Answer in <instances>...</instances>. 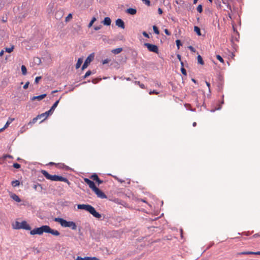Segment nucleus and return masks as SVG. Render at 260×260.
Returning <instances> with one entry per match:
<instances>
[{
	"mask_svg": "<svg viewBox=\"0 0 260 260\" xmlns=\"http://www.w3.org/2000/svg\"><path fill=\"white\" fill-rule=\"evenodd\" d=\"M216 58L220 62L224 63V60L220 55H216Z\"/></svg>",
	"mask_w": 260,
	"mask_h": 260,
	"instance_id": "nucleus-38",
	"label": "nucleus"
},
{
	"mask_svg": "<svg viewBox=\"0 0 260 260\" xmlns=\"http://www.w3.org/2000/svg\"><path fill=\"white\" fill-rule=\"evenodd\" d=\"M21 71H22V73L23 75H25L27 73V69H26V68L25 67V66L24 65H22L21 66Z\"/></svg>",
	"mask_w": 260,
	"mask_h": 260,
	"instance_id": "nucleus-32",
	"label": "nucleus"
},
{
	"mask_svg": "<svg viewBox=\"0 0 260 260\" xmlns=\"http://www.w3.org/2000/svg\"><path fill=\"white\" fill-rule=\"evenodd\" d=\"M142 1L147 6H150V2L149 0H142Z\"/></svg>",
	"mask_w": 260,
	"mask_h": 260,
	"instance_id": "nucleus-51",
	"label": "nucleus"
},
{
	"mask_svg": "<svg viewBox=\"0 0 260 260\" xmlns=\"http://www.w3.org/2000/svg\"><path fill=\"white\" fill-rule=\"evenodd\" d=\"M7 158H13L12 155L10 154H4L2 157H0V164H3L5 162V161Z\"/></svg>",
	"mask_w": 260,
	"mask_h": 260,
	"instance_id": "nucleus-16",
	"label": "nucleus"
},
{
	"mask_svg": "<svg viewBox=\"0 0 260 260\" xmlns=\"http://www.w3.org/2000/svg\"><path fill=\"white\" fill-rule=\"evenodd\" d=\"M41 78L42 77L41 76L37 77L35 79V82L37 84Z\"/></svg>",
	"mask_w": 260,
	"mask_h": 260,
	"instance_id": "nucleus-53",
	"label": "nucleus"
},
{
	"mask_svg": "<svg viewBox=\"0 0 260 260\" xmlns=\"http://www.w3.org/2000/svg\"><path fill=\"white\" fill-rule=\"evenodd\" d=\"M251 234V233L249 231L245 232L242 233L243 235H245L246 236H248L250 235Z\"/></svg>",
	"mask_w": 260,
	"mask_h": 260,
	"instance_id": "nucleus-52",
	"label": "nucleus"
},
{
	"mask_svg": "<svg viewBox=\"0 0 260 260\" xmlns=\"http://www.w3.org/2000/svg\"><path fill=\"white\" fill-rule=\"evenodd\" d=\"M116 25L121 28L124 29L125 27L124 23L122 20L121 19H118L116 20L115 22Z\"/></svg>",
	"mask_w": 260,
	"mask_h": 260,
	"instance_id": "nucleus-14",
	"label": "nucleus"
},
{
	"mask_svg": "<svg viewBox=\"0 0 260 260\" xmlns=\"http://www.w3.org/2000/svg\"><path fill=\"white\" fill-rule=\"evenodd\" d=\"M197 60H198V63H199L201 65L204 64V62L203 60L202 56L200 55H198V56H197Z\"/></svg>",
	"mask_w": 260,
	"mask_h": 260,
	"instance_id": "nucleus-28",
	"label": "nucleus"
},
{
	"mask_svg": "<svg viewBox=\"0 0 260 260\" xmlns=\"http://www.w3.org/2000/svg\"><path fill=\"white\" fill-rule=\"evenodd\" d=\"M238 254L239 255H251V254L255 255V252L250 251H243V252H239L238 253Z\"/></svg>",
	"mask_w": 260,
	"mask_h": 260,
	"instance_id": "nucleus-22",
	"label": "nucleus"
},
{
	"mask_svg": "<svg viewBox=\"0 0 260 260\" xmlns=\"http://www.w3.org/2000/svg\"><path fill=\"white\" fill-rule=\"evenodd\" d=\"M63 169L65 170H67V171H68V170H72V168H71L70 167H69L68 166H66V165H65V166L64 167V169Z\"/></svg>",
	"mask_w": 260,
	"mask_h": 260,
	"instance_id": "nucleus-55",
	"label": "nucleus"
},
{
	"mask_svg": "<svg viewBox=\"0 0 260 260\" xmlns=\"http://www.w3.org/2000/svg\"><path fill=\"white\" fill-rule=\"evenodd\" d=\"M153 29L156 34L158 35L159 34V31L157 26L155 25L153 26Z\"/></svg>",
	"mask_w": 260,
	"mask_h": 260,
	"instance_id": "nucleus-39",
	"label": "nucleus"
},
{
	"mask_svg": "<svg viewBox=\"0 0 260 260\" xmlns=\"http://www.w3.org/2000/svg\"><path fill=\"white\" fill-rule=\"evenodd\" d=\"M14 49V46L12 45L11 47H10V48H6L5 51H6V52H7L8 53H11L12 51H13Z\"/></svg>",
	"mask_w": 260,
	"mask_h": 260,
	"instance_id": "nucleus-33",
	"label": "nucleus"
},
{
	"mask_svg": "<svg viewBox=\"0 0 260 260\" xmlns=\"http://www.w3.org/2000/svg\"><path fill=\"white\" fill-rule=\"evenodd\" d=\"M29 234L31 235H42L44 233L50 234L54 236H59L60 233L57 230L51 229L48 225H43L40 227H36L32 230H30Z\"/></svg>",
	"mask_w": 260,
	"mask_h": 260,
	"instance_id": "nucleus-1",
	"label": "nucleus"
},
{
	"mask_svg": "<svg viewBox=\"0 0 260 260\" xmlns=\"http://www.w3.org/2000/svg\"><path fill=\"white\" fill-rule=\"evenodd\" d=\"M28 126L29 125H28V124L23 126L20 128V130L19 131V133L21 134H22L24 132H25L27 129H28Z\"/></svg>",
	"mask_w": 260,
	"mask_h": 260,
	"instance_id": "nucleus-27",
	"label": "nucleus"
},
{
	"mask_svg": "<svg viewBox=\"0 0 260 260\" xmlns=\"http://www.w3.org/2000/svg\"><path fill=\"white\" fill-rule=\"evenodd\" d=\"M13 228L14 229H16V230H20V229H21V222H19V221H16L15 222V225H13Z\"/></svg>",
	"mask_w": 260,
	"mask_h": 260,
	"instance_id": "nucleus-24",
	"label": "nucleus"
},
{
	"mask_svg": "<svg viewBox=\"0 0 260 260\" xmlns=\"http://www.w3.org/2000/svg\"><path fill=\"white\" fill-rule=\"evenodd\" d=\"M29 84V82L28 81L23 86V88L25 89H27L28 87Z\"/></svg>",
	"mask_w": 260,
	"mask_h": 260,
	"instance_id": "nucleus-54",
	"label": "nucleus"
},
{
	"mask_svg": "<svg viewBox=\"0 0 260 260\" xmlns=\"http://www.w3.org/2000/svg\"><path fill=\"white\" fill-rule=\"evenodd\" d=\"M181 71L182 74H183L184 75H186V70L183 67L181 68Z\"/></svg>",
	"mask_w": 260,
	"mask_h": 260,
	"instance_id": "nucleus-50",
	"label": "nucleus"
},
{
	"mask_svg": "<svg viewBox=\"0 0 260 260\" xmlns=\"http://www.w3.org/2000/svg\"><path fill=\"white\" fill-rule=\"evenodd\" d=\"M72 18V14H69L68 16L66 18V21H68L70 19Z\"/></svg>",
	"mask_w": 260,
	"mask_h": 260,
	"instance_id": "nucleus-46",
	"label": "nucleus"
},
{
	"mask_svg": "<svg viewBox=\"0 0 260 260\" xmlns=\"http://www.w3.org/2000/svg\"><path fill=\"white\" fill-rule=\"evenodd\" d=\"M136 83L139 85V86H140V87L141 88H145V86L143 84H141L140 82L139 81H136Z\"/></svg>",
	"mask_w": 260,
	"mask_h": 260,
	"instance_id": "nucleus-47",
	"label": "nucleus"
},
{
	"mask_svg": "<svg viewBox=\"0 0 260 260\" xmlns=\"http://www.w3.org/2000/svg\"><path fill=\"white\" fill-rule=\"evenodd\" d=\"M61 182H66L68 184V185L69 186H70V185L71 184V183L69 181V180L66 178V177H62L61 178Z\"/></svg>",
	"mask_w": 260,
	"mask_h": 260,
	"instance_id": "nucleus-31",
	"label": "nucleus"
},
{
	"mask_svg": "<svg viewBox=\"0 0 260 260\" xmlns=\"http://www.w3.org/2000/svg\"><path fill=\"white\" fill-rule=\"evenodd\" d=\"M14 120V118H12L9 117L8 120H7L6 123L5 124L4 126L3 127V129L5 130L7 127H8L9 125L12 122V121Z\"/></svg>",
	"mask_w": 260,
	"mask_h": 260,
	"instance_id": "nucleus-20",
	"label": "nucleus"
},
{
	"mask_svg": "<svg viewBox=\"0 0 260 260\" xmlns=\"http://www.w3.org/2000/svg\"><path fill=\"white\" fill-rule=\"evenodd\" d=\"M20 184V181L18 180H13L11 182V185L13 187L18 186H19Z\"/></svg>",
	"mask_w": 260,
	"mask_h": 260,
	"instance_id": "nucleus-26",
	"label": "nucleus"
},
{
	"mask_svg": "<svg viewBox=\"0 0 260 260\" xmlns=\"http://www.w3.org/2000/svg\"><path fill=\"white\" fill-rule=\"evenodd\" d=\"M114 202L116 203L121 205L123 206L124 207H125L126 205H127L125 202H124L120 199H119L118 198L115 199L114 200Z\"/></svg>",
	"mask_w": 260,
	"mask_h": 260,
	"instance_id": "nucleus-19",
	"label": "nucleus"
},
{
	"mask_svg": "<svg viewBox=\"0 0 260 260\" xmlns=\"http://www.w3.org/2000/svg\"><path fill=\"white\" fill-rule=\"evenodd\" d=\"M112 177L116 180H117L118 182H120V183H123V182H125V181L121 179H120L119 178H118L116 176H112Z\"/></svg>",
	"mask_w": 260,
	"mask_h": 260,
	"instance_id": "nucleus-40",
	"label": "nucleus"
},
{
	"mask_svg": "<svg viewBox=\"0 0 260 260\" xmlns=\"http://www.w3.org/2000/svg\"><path fill=\"white\" fill-rule=\"evenodd\" d=\"M96 20V18H95V17H93V18H92L91 20L90 21V22H89V24H88V27H91L92 26V25H93V23H94Z\"/></svg>",
	"mask_w": 260,
	"mask_h": 260,
	"instance_id": "nucleus-35",
	"label": "nucleus"
},
{
	"mask_svg": "<svg viewBox=\"0 0 260 260\" xmlns=\"http://www.w3.org/2000/svg\"><path fill=\"white\" fill-rule=\"evenodd\" d=\"M98 178H99V177L98 175L95 173H93L90 176V179H92V181L95 182L98 179Z\"/></svg>",
	"mask_w": 260,
	"mask_h": 260,
	"instance_id": "nucleus-23",
	"label": "nucleus"
},
{
	"mask_svg": "<svg viewBox=\"0 0 260 260\" xmlns=\"http://www.w3.org/2000/svg\"><path fill=\"white\" fill-rule=\"evenodd\" d=\"M126 12L131 15H135L137 13V10L136 9L128 8L126 10Z\"/></svg>",
	"mask_w": 260,
	"mask_h": 260,
	"instance_id": "nucleus-21",
	"label": "nucleus"
},
{
	"mask_svg": "<svg viewBox=\"0 0 260 260\" xmlns=\"http://www.w3.org/2000/svg\"><path fill=\"white\" fill-rule=\"evenodd\" d=\"M175 2L177 4L179 5H182L184 4V2L182 0H176Z\"/></svg>",
	"mask_w": 260,
	"mask_h": 260,
	"instance_id": "nucleus-45",
	"label": "nucleus"
},
{
	"mask_svg": "<svg viewBox=\"0 0 260 260\" xmlns=\"http://www.w3.org/2000/svg\"><path fill=\"white\" fill-rule=\"evenodd\" d=\"M90 260H101L96 257H90Z\"/></svg>",
	"mask_w": 260,
	"mask_h": 260,
	"instance_id": "nucleus-64",
	"label": "nucleus"
},
{
	"mask_svg": "<svg viewBox=\"0 0 260 260\" xmlns=\"http://www.w3.org/2000/svg\"><path fill=\"white\" fill-rule=\"evenodd\" d=\"M90 237L92 238V240H95L96 242H99L100 241V239L101 237L102 232L100 229H90Z\"/></svg>",
	"mask_w": 260,
	"mask_h": 260,
	"instance_id": "nucleus-5",
	"label": "nucleus"
},
{
	"mask_svg": "<svg viewBox=\"0 0 260 260\" xmlns=\"http://www.w3.org/2000/svg\"><path fill=\"white\" fill-rule=\"evenodd\" d=\"M176 43L178 48H179L180 46L181 45V41L179 40H177Z\"/></svg>",
	"mask_w": 260,
	"mask_h": 260,
	"instance_id": "nucleus-49",
	"label": "nucleus"
},
{
	"mask_svg": "<svg viewBox=\"0 0 260 260\" xmlns=\"http://www.w3.org/2000/svg\"><path fill=\"white\" fill-rule=\"evenodd\" d=\"M103 182L104 181L101 180L100 178L95 181V183L98 184V186L102 184Z\"/></svg>",
	"mask_w": 260,
	"mask_h": 260,
	"instance_id": "nucleus-43",
	"label": "nucleus"
},
{
	"mask_svg": "<svg viewBox=\"0 0 260 260\" xmlns=\"http://www.w3.org/2000/svg\"><path fill=\"white\" fill-rule=\"evenodd\" d=\"M53 220L58 222L63 228H70L72 230H76L77 229V225L74 221H67L66 219L60 217H55Z\"/></svg>",
	"mask_w": 260,
	"mask_h": 260,
	"instance_id": "nucleus-3",
	"label": "nucleus"
},
{
	"mask_svg": "<svg viewBox=\"0 0 260 260\" xmlns=\"http://www.w3.org/2000/svg\"><path fill=\"white\" fill-rule=\"evenodd\" d=\"M92 191L96 195L97 197L100 199H107V196L105 193L97 186L92 190Z\"/></svg>",
	"mask_w": 260,
	"mask_h": 260,
	"instance_id": "nucleus-7",
	"label": "nucleus"
},
{
	"mask_svg": "<svg viewBox=\"0 0 260 260\" xmlns=\"http://www.w3.org/2000/svg\"><path fill=\"white\" fill-rule=\"evenodd\" d=\"M94 58V54H91L89 56L87 57V58L86 59L84 63H83L82 67V70H83L85 69H86L87 66H88V64L90 63V62Z\"/></svg>",
	"mask_w": 260,
	"mask_h": 260,
	"instance_id": "nucleus-9",
	"label": "nucleus"
},
{
	"mask_svg": "<svg viewBox=\"0 0 260 260\" xmlns=\"http://www.w3.org/2000/svg\"><path fill=\"white\" fill-rule=\"evenodd\" d=\"M56 166L59 169H63L65 164L63 163H57Z\"/></svg>",
	"mask_w": 260,
	"mask_h": 260,
	"instance_id": "nucleus-37",
	"label": "nucleus"
},
{
	"mask_svg": "<svg viewBox=\"0 0 260 260\" xmlns=\"http://www.w3.org/2000/svg\"><path fill=\"white\" fill-rule=\"evenodd\" d=\"M180 236H181V238L182 239H183V230H182V229H181L180 230Z\"/></svg>",
	"mask_w": 260,
	"mask_h": 260,
	"instance_id": "nucleus-61",
	"label": "nucleus"
},
{
	"mask_svg": "<svg viewBox=\"0 0 260 260\" xmlns=\"http://www.w3.org/2000/svg\"><path fill=\"white\" fill-rule=\"evenodd\" d=\"M21 229L26 231H30L31 229L30 225L25 220H23L21 222Z\"/></svg>",
	"mask_w": 260,
	"mask_h": 260,
	"instance_id": "nucleus-11",
	"label": "nucleus"
},
{
	"mask_svg": "<svg viewBox=\"0 0 260 260\" xmlns=\"http://www.w3.org/2000/svg\"><path fill=\"white\" fill-rule=\"evenodd\" d=\"M188 48L192 52H195L196 51V49L192 46H189Z\"/></svg>",
	"mask_w": 260,
	"mask_h": 260,
	"instance_id": "nucleus-48",
	"label": "nucleus"
},
{
	"mask_svg": "<svg viewBox=\"0 0 260 260\" xmlns=\"http://www.w3.org/2000/svg\"><path fill=\"white\" fill-rule=\"evenodd\" d=\"M109 61V60L108 59H105L103 61V64H106V63H108Z\"/></svg>",
	"mask_w": 260,
	"mask_h": 260,
	"instance_id": "nucleus-62",
	"label": "nucleus"
},
{
	"mask_svg": "<svg viewBox=\"0 0 260 260\" xmlns=\"http://www.w3.org/2000/svg\"><path fill=\"white\" fill-rule=\"evenodd\" d=\"M102 23L105 25L109 26L110 25L111 23V20L110 17H107L104 18V20L102 21Z\"/></svg>",
	"mask_w": 260,
	"mask_h": 260,
	"instance_id": "nucleus-18",
	"label": "nucleus"
},
{
	"mask_svg": "<svg viewBox=\"0 0 260 260\" xmlns=\"http://www.w3.org/2000/svg\"><path fill=\"white\" fill-rule=\"evenodd\" d=\"M122 51V48H118L113 49L111 51V52L115 54H117L120 53Z\"/></svg>",
	"mask_w": 260,
	"mask_h": 260,
	"instance_id": "nucleus-25",
	"label": "nucleus"
},
{
	"mask_svg": "<svg viewBox=\"0 0 260 260\" xmlns=\"http://www.w3.org/2000/svg\"><path fill=\"white\" fill-rule=\"evenodd\" d=\"M101 28H102V25L96 26L94 27V29L95 30H98L100 29Z\"/></svg>",
	"mask_w": 260,
	"mask_h": 260,
	"instance_id": "nucleus-57",
	"label": "nucleus"
},
{
	"mask_svg": "<svg viewBox=\"0 0 260 260\" xmlns=\"http://www.w3.org/2000/svg\"><path fill=\"white\" fill-rule=\"evenodd\" d=\"M40 172L43 174V175L48 180H50L53 181H61L62 179V176L57 175H51L49 174V173L44 170H41Z\"/></svg>",
	"mask_w": 260,
	"mask_h": 260,
	"instance_id": "nucleus-4",
	"label": "nucleus"
},
{
	"mask_svg": "<svg viewBox=\"0 0 260 260\" xmlns=\"http://www.w3.org/2000/svg\"><path fill=\"white\" fill-rule=\"evenodd\" d=\"M32 187L36 191H38L39 192H41L44 188L42 187V184L39 183H35L32 186Z\"/></svg>",
	"mask_w": 260,
	"mask_h": 260,
	"instance_id": "nucleus-12",
	"label": "nucleus"
},
{
	"mask_svg": "<svg viewBox=\"0 0 260 260\" xmlns=\"http://www.w3.org/2000/svg\"><path fill=\"white\" fill-rule=\"evenodd\" d=\"M84 182L89 186V188L93 190L96 187L95 183L87 178H84Z\"/></svg>",
	"mask_w": 260,
	"mask_h": 260,
	"instance_id": "nucleus-10",
	"label": "nucleus"
},
{
	"mask_svg": "<svg viewBox=\"0 0 260 260\" xmlns=\"http://www.w3.org/2000/svg\"><path fill=\"white\" fill-rule=\"evenodd\" d=\"M90 260H101L96 257H90Z\"/></svg>",
	"mask_w": 260,
	"mask_h": 260,
	"instance_id": "nucleus-63",
	"label": "nucleus"
},
{
	"mask_svg": "<svg viewBox=\"0 0 260 260\" xmlns=\"http://www.w3.org/2000/svg\"><path fill=\"white\" fill-rule=\"evenodd\" d=\"M144 46L147 48L149 51L158 53V48L156 45L146 43L144 44Z\"/></svg>",
	"mask_w": 260,
	"mask_h": 260,
	"instance_id": "nucleus-8",
	"label": "nucleus"
},
{
	"mask_svg": "<svg viewBox=\"0 0 260 260\" xmlns=\"http://www.w3.org/2000/svg\"><path fill=\"white\" fill-rule=\"evenodd\" d=\"M91 74V72L90 71H88L85 74V75L83 76V79H85L86 78L88 77Z\"/></svg>",
	"mask_w": 260,
	"mask_h": 260,
	"instance_id": "nucleus-41",
	"label": "nucleus"
},
{
	"mask_svg": "<svg viewBox=\"0 0 260 260\" xmlns=\"http://www.w3.org/2000/svg\"><path fill=\"white\" fill-rule=\"evenodd\" d=\"M13 167L15 169H18L21 168V165L18 163L14 162L13 164Z\"/></svg>",
	"mask_w": 260,
	"mask_h": 260,
	"instance_id": "nucleus-36",
	"label": "nucleus"
},
{
	"mask_svg": "<svg viewBox=\"0 0 260 260\" xmlns=\"http://www.w3.org/2000/svg\"><path fill=\"white\" fill-rule=\"evenodd\" d=\"M76 260H90V257L85 256L84 257H82L81 256H78Z\"/></svg>",
	"mask_w": 260,
	"mask_h": 260,
	"instance_id": "nucleus-30",
	"label": "nucleus"
},
{
	"mask_svg": "<svg viewBox=\"0 0 260 260\" xmlns=\"http://www.w3.org/2000/svg\"><path fill=\"white\" fill-rule=\"evenodd\" d=\"M51 115H37V117L34 118L32 120L30 121L28 123V125H29V126L31 127L32 124H34L37 122V120L40 119L42 117H44V118L40 121V123H41Z\"/></svg>",
	"mask_w": 260,
	"mask_h": 260,
	"instance_id": "nucleus-6",
	"label": "nucleus"
},
{
	"mask_svg": "<svg viewBox=\"0 0 260 260\" xmlns=\"http://www.w3.org/2000/svg\"><path fill=\"white\" fill-rule=\"evenodd\" d=\"M258 237H260V232L259 233H256V234H254L251 237H250V239H252V238H258Z\"/></svg>",
	"mask_w": 260,
	"mask_h": 260,
	"instance_id": "nucleus-44",
	"label": "nucleus"
},
{
	"mask_svg": "<svg viewBox=\"0 0 260 260\" xmlns=\"http://www.w3.org/2000/svg\"><path fill=\"white\" fill-rule=\"evenodd\" d=\"M10 197L16 202L20 203L21 202V199L19 197L14 193H12L10 195Z\"/></svg>",
	"mask_w": 260,
	"mask_h": 260,
	"instance_id": "nucleus-15",
	"label": "nucleus"
},
{
	"mask_svg": "<svg viewBox=\"0 0 260 260\" xmlns=\"http://www.w3.org/2000/svg\"><path fill=\"white\" fill-rule=\"evenodd\" d=\"M143 35L146 37V38H149V35L146 32V31H143Z\"/></svg>",
	"mask_w": 260,
	"mask_h": 260,
	"instance_id": "nucleus-56",
	"label": "nucleus"
},
{
	"mask_svg": "<svg viewBox=\"0 0 260 260\" xmlns=\"http://www.w3.org/2000/svg\"><path fill=\"white\" fill-rule=\"evenodd\" d=\"M194 31L199 35L201 36V30L200 28L198 26H194Z\"/></svg>",
	"mask_w": 260,
	"mask_h": 260,
	"instance_id": "nucleus-34",
	"label": "nucleus"
},
{
	"mask_svg": "<svg viewBox=\"0 0 260 260\" xmlns=\"http://www.w3.org/2000/svg\"><path fill=\"white\" fill-rule=\"evenodd\" d=\"M165 32L168 36H170L171 35L170 32L167 29H165Z\"/></svg>",
	"mask_w": 260,
	"mask_h": 260,
	"instance_id": "nucleus-58",
	"label": "nucleus"
},
{
	"mask_svg": "<svg viewBox=\"0 0 260 260\" xmlns=\"http://www.w3.org/2000/svg\"><path fill=\"white\" fill-rule=\"evenodd\" d=\"M77 208L80 210H84L90 214H91L94 217L98 218L99 219L103 220L104 218V216H103V218L101 219L102 217V215L100 214L99 212H97L95 209L89 204H78Z\"/></svg>",
	"mask_w": 260,
	"mask_h": 260,
	"instance_id": "nucleus-2",
	"label": "nucleus"
},
{
	"mask_svg": "<svg viewBox=\"0 0 260 260\" xmlns=\"http://www.w3.org/2000/svg\"><path fill=\"white\" fill-rule=\"evenodd\" d=\"M59 100H57L54 103V104L53 105V106L51 107V108L49 110L47 111H46L45 113H44L43 114H50L51 113H52L54 109L56 108V107H57L58 103H59Z\"/></svg>",
	"mask_w": 260,
	"mask_h": 260,
	"instance_id": "nucleus-13",
	"label": "nucleus"
},
{
	"mask_svg": "<svg viewBox=\"0 0 260 260\" xmlns=\"http://www.w3.org/2000/svg\"><path fill=\"white\" fill-rule=\"evenodd\" d=\"M197 10L198 12H199V13H202L203 11L202 6L201 5H199L197 7Z\"/></svg>",
	"mask_w": 260,
	"mask_h": 260,
	"instance_id": "nucleus-42",
	"label": "nucleus"
},
{
	"mask_svg": "<svg viewBox=\"0 0 260 260\" xmlns=\"http://www.w3.org/2000/svg\"><path fill=\"white\" fill-rule=\"evenodd\" d=\"M81 229H82L81 226H79L78 228V232H79V235H82V233L81 232Z\"/></svg>",
	"mask_w": 260,
	"mask_h": 260,
	"instance_id": "nucleus-60",
	"label": "nucleus"
},
{
	"mask_svg": "<svg viewBox=\"0 0 260 260\" xmlns=\"http://www.w3.org/2000/svg\"><path fill=\"white\" fill-rule=\"evenodd\" d=\"M57 164L54 162H50L48 163V165L49 166H56Z\"/></svg>",
	"mask_w": 260,
	"mask_h": 260,
	"instance_id": "nucleus-59",
	"label": "nucleus"
},
{
	"mask_svg": "<svg viewBox=\"0 0 260 260\" xmlns=\"http://www.w3.org/2000/svg\"><path fill=\"white\" fill-rule=\"evenodd\" d=\"M46 95H47L46 94H41V95H40L38 96H33L31 99V100L32 101H34L36 100H37L38 101H41V100H43L44 98H45L46 96Z\"/></svg>",
	"mask_w": 260,
	"mask_h": 260,
	"instance_id": "nucleus-17",
	"label": "nucleus"
},
{
	"mask_svg": "<svg viewBox=\"0 0 260 260\" xmlns=\"http://www.w3.org/2000/svg\"><path fill=\"white\" fill-rule=\"evenodd\" d=\"M82 62H83V59L81 58H79L78 60V61H77L76 64V68L77 69H79L80 67Z\"/></svg>",
	"mask_w": 260,
	"mask_h": 260,
	"instance_id": "nucleus-29",
	"label": "nucleus"
}]
</instances>
